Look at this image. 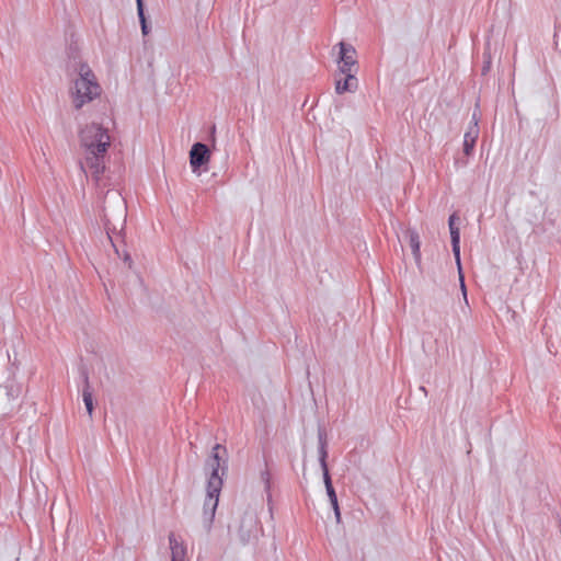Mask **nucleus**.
<instances>
[{"label": "nucleus", "instance_id": "1", "mask_svg": "<svg viewBox=\"0 0 561 561\" xmlns=\"http://www.w3.org/2000/svg\"><path fill=\"white\" fill-rule=\"evenodd\" d=\"M127 218V205L123 195L117 190H107L102 207V219L104 222V228L107 234V238L114 248L116 254L124 260L125 263L128 264V267H131L133 261L129 253L118 247V238L121 233L125 229Z\"/></svg>", "mask_w": 561, "mask_h": 561}, {"label": "nucleus", "instance_id": "2", "mask_svg": "<svg viewBox=\"0 0 561 561\" xmlns=\"http://www.w3.org/2000/svg\"><path fill=\"white\" fill-rule=\"evenodd\" d=\"M78 77L73 80V87L70 89L72 103L76 110H80L84 104L90 103L100 96L102 89L96 81L95 75L87 62H80L75 67Z\"/></svg>", "mask_w": 561, "mask_h": 561}, {"label": "nucleus", "instance_id": "3", "mask_svg": "<svg viewBox=\"0 0 561 561\" xmlns=\"http://www.w3.org/2000/svg\"><path fill=\"white\" fill-rule=\"evenodd\" d=\"M206 466L210 469V476L207 481L208 489L216 491L217 488H222L221 476L226 474L228 470L227 448L221 444H216L206 461Z\"/></svg>", "mask_w": 561, "mask_h": 561}, {"label": "nucleus", "instance_id": "4", "mask_svg": "<svg viewBox=\"0 0 561 561\" xmlns=\"http://www.w3.org/2000/svg\"><path fill=\"white\" fill-rule=\"evenodd\" d=\"M80 142L87 153L106 152L110 147V136L102 125L92 123L80 130Z\"/></svg>", "mask_w": 561, "mask_h": 561}, {"label": "nucleus", "instance_id": "5", "mask_svg": "<svg viewBox=\"0 0 561 561\" xmlns=\"http://www.w3.org/2000/svg\"><path fill=\"white\" fill-rule=\"evenodd\" d=\"M261 531L260 522L254 510L244 511L239 520L237 534L242 545L255 540Z\"/></svg>", "mask_w": 561, "mask_h": 561}, {"label": "nucleus", "instance_id": "6", "mask_svg": "<svg viewBox=\"0 0 561 561\" xmlns=\"http://www.w3.org/2000/svg\"><path fill=\"white\" fill-rule=\"evenodd\" d=\"M456 220H459L458 216L456 214L450 215L448 219V226L450 231V239H451V248L453 253L459 270L460 274V283H461V290L463 294L465 299H467V290L466 285L463 282V276L461 274V263H460V229L458 226H456Z\"/></svg>", "mask_w": 561, "mask_h": 561}, {"label": "nucleus", "instance_id": "7", "mask_svg": "<svg viewBox=\"0 0 561 561\" xmlns=\"http://www.w3.org/2000/svg\"><path fill=\"white\" fill-rule=\"evenodd\" d=\"M210 159V150L207 145L203 142H195L190 150V163L193 172H196L201 167L208 163Z\"/></svg>", "mask_w": 561, "mask_h": 561}, {"label": "nucleus", "instance_id": "8", "mask_svg": "<svg viewBox=\"0 0 561 561\" xmlns=\"http://www.w3.org/2000/svg\"><path fill=\"white\" fill-rule=\"evenodd\" d=\"M106 152L99 153H87L85 161L80 162V169L87 173V170L91 173V175L99 180V176L104 171V154Z\"/></svg>", "mask_w": 561, "mask_h": 561}, {"label": "nucleus", "instance_id": "9", "mask_svg": "<svg viewBox=\"0 0 561 561\" xmlns=\"http://www.w3.org/2000/svg\"><path fill=\"white\" fill-rule=\"evenodd\" d=\"M318 454H319V462L323 472V480H325L327 476H330L327 458H328V439H327V431L324 427H318Z\"/></svg>", "mask_w": 561, "mask_h": 561}, {"label": "nucleus", "instance_id": "10", "mask_svg": "<svg viewBox=\"0 0 561 561\" xmlns=\"http://www.w3.org/2000/svg\"><path fill=\"white\" fill-rule=\"evenodd\" d=\"M79 373L83 380V389H82L83 402H84L87 412L91 417L92 413H93L94 405H93L92 390H91V386H90V381H89V371L85 366H81L79 368Z\"/></svg>", "mask_w": 561, "mask_h": 561}, {"label": "nucleus", "instance_id": "11", "mask_svg": "<svg viewBox=\"0 0 561 561\" xmlns=\"http://www.w3.org/2000/svg\"><path fill=\"white\" fill-rule=\"evenodd\" d=\"M358 88V80L355 75H347L344 79L335 80V92L343 94L344 92H355Z\"/></svg>", "mask_w": 561, "mask_h": 561}, {"label": "nucleus", "instance_id": "12", "mask_svg": "<svg viewBox=\"0 0 561 561\" xmlns=\"http://www.w3.org/2000/svg\"><path fill=\"white\" fill-rule=\"evenodd\" d=\"M169 542L171 549V561H185L186 547L180 542L174 534L169 535Z\"/></svg>", "mask_w": 561, "mask_h": 561}, {"label": "nucleus", "instance_id": "13", "mask_svg": "<svg viewBox=\"0 0 561 561\" xmlns=\"http://www.w3.org/2000/svg\"><path fill=\"white\" fill-rule=\"evenodd\" d=\"M323 482L325 485V491H327L329 501L334 511L335 520H336V523H341V512H340V507H339L337 496H336L335 490L332 484L331 476H327L325 480H323Z\"/></svg>", "mask_w": 561, "mask_h": 561}, {"label": "nucleus", "instance_id": "14", "mask_svg": "<svg viewBox=\"0 0 561 561\" xmlns=\"http://www.w3.org/2000/svg\"><path fill=\"white\" fill-rule=\"evenodd\" d=\"M337 45L340 47L339 60L356 66L355 48L351 44H346L344 42H340Z\"/></svg>", "mask_w": 561, "mask_h": 561}, {"label": "nucleus", "instance_id": "15", "mask_svg": "<svg viewBox=\"0 0 561 561\" xmlns=\"http://www.w3.org/2000/svg\"><path fill=\"white\" fill-rule=\"evenodd\" d=\"M478 126L477 123L473 124L472 127L463 136V153L466 156H470L473 151L477 138H478Z\"/></svg>", "mask_w": 561, "mask_h": 561}, {"label": "nucleus", "instance_id": "16", "mask_svg": "<svg viewBox=\"0 0 561 561\" xmlns=\"http://www.w3.org/2000/svg\"><path fill=\"white\" fill-rule=\"evenodd\" d=\"M221 488H217L216 491L207 488V494L204 501L203 511H213L216 512L219 501Z\"/></svg>", "mask_w": 561, "mask_h": 561}, {"label": "nucleus", "instance_id": "17", "mask_svg": "<svg viewBox=\"0 0 561 561\" xmlns=\"http://www.w3.org/2000/svg\"><path fill=\"white\" fill-rule=\"evenodd\" d=\"M408 233H409V243H410V247H411V250H412V254H413V256L415 259V262L417 264H420V262H421L420 236H419V233L415 230H409Z\"/></svg>", "mask_w": 561, "mask_h": 561}, {"label": "nucleus", "instance_id": "18", "mask_svg": "<svg viewBox=\"0 0 561 561\" xmlns=\"http://www.w3.org/2000/svg\"><path fill=\"white\" fill-rule=\"evenodd\" d=\"M136 3H137V13H138V18H139V22H140V26H141V32L144 35H148L150 28H149V25L147 23V19L145 15L144 1L136 0Z\"/></svg>", "mask_w": 561, "mask_h": 561}, {"label": "nucleus", "instance_id": "19", "mask_svg": "<svg viewBox=\"0 0 561 561\" xmlns=\"http://www.w3.org/2000/svg\"><path fill=\"white\" fill-rule=\"evenodd\" d=\"M215 513L213 511H203V527L206 533H209L214 523Z\"/></svg>", "mask_w": 561, "mask_h": 561}, {"label": "nucleus", "instance_id": "20", "mask_svg": "<svg viewBox=\"0 0 561 561\" xmlns=\"http://www.w3.org/2000/svg\"><path fill=\"white\" fill-rule=\"evenodd\" d=\"M261 480H262V482L264 483V489H265V491L267 492V494H268V499H270V497H271V494H270V489H271V472L268 471V469H267V468L261 472Z\"/></svg>", "mask_w": 561, "mask_h": 561}, {"label": "nucleus", "instance_id": "21", "mask_svg": "<svg viewBox=\"0 0 561 561\" xmlns=\"http://www.w3.org/2000/svg\"><path fill=\"white\" fill-rule=\"evenodd\" d=\"M337 62H339V71L341 75H344L346 77H347V75H355L353 72V68L355 67L354 65H351L348 62L346 64V62L340 61V60H337Z\"/></svg>", "mask_w": 561, "mask_h": 561}, {"label": "nucleus", "instance_id": "22", "mask_svg": "<svg viewBox=\"0 0 561 561\" xmlns=\"http://www.w3.org/2000/svg\"><path fill=\"white\" fill-rule=\"evenodd\" d=\"M491 69V54L486 48L483 53V66H482V75H486Z\"/></svg>", "mask_w": 561, "mask_h": 561}, {"label": "nucleus", "instance_id": "23", "mask_svg": "<svg viewBox=\"0 0 561 561\" xmlns=\"http://www.w3.org/2000/svg\"><path fill=\"white\" fill-rule=\"evenodd\" d=\"M8 388V396L12 397L13 399L19 396L20 389L19 387H15L13 385L7 387Z\"/></svg>", "mask_w": 561, "mask_h": 561}]
</instances>
